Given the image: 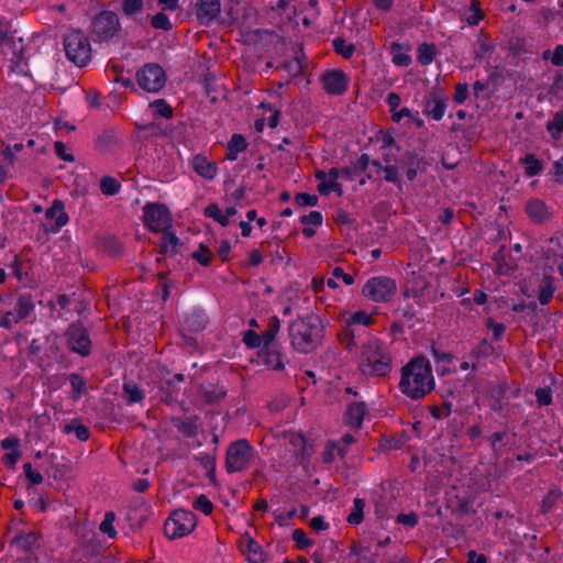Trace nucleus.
<instances>
[{
    "instance_id": "nucleus-44",
    "label": "nucleus",
    "mask_w": 563,
    "mask_h": 563,
    "mask_svg": "<svg viewBox=\"0 0 563 563\" xmlns=\"http://www.w3.org/2000/svg\"><path fill=\"white\" fill-rule=\"evenodd\" d=\"M114 520L115 515L112 511H108L99 527L100 531L109 538H114L117 536V530L113 526Z\"/></svg>"
},
{
    "instance_id": "nucleus-42",
    "label": "nucleus",
    "mask_w": 563,
    "mask_h": 563,
    "mask_svg": "<svg viewBox=\"0 0 563 563\" xmlns=\"http://www.w3.org/2000/svg\"><path fill=\"white\" fill-rule=\"evenodd\" d=\"M69 382L73 388V399H78L86 391V380L76 373L69 375Z\"/></svg>"
},
{
    "instance_id": "nucleus-12",
    "label": "nucleus",
    "mask_w": 563,
    "mask_h": 563,
    "mask_svg": "<svg viewBox=\"0 0 563 563\" xmlns=\"http://www.w3.org/2000/svg\"><path fill=\"white\" fill-rule=\"evenodd\" d=\"M340 176L351 178V169L345 168L339 170L338 168H331L328 173L324 170H318L316 173V177L319 180L317 186L318 191L322 195H328L332 191H335L340 196L342 194L341 185L338 183V178Z\"/></svg>"
},
{
    "instance_id": "nucleus-9",
    "label": "nucleus",
    "mask_w": 563,
    "mask_h": 563,
    "mask_svg": "<svg viewBox=\"0 0 563 563\" xmlns=\"http://www.w3.org/2000/svg\"><path fill=\"white\" fill-rule=\"evenodd\" d=\"M136 80L144 91L158 92L166 82V75L157 64H146L136 73Z\"/></svg>"
},
{
    "instance_id": "nucleus-57",
    "label": "nucleus",
    "mask_w": 563,
    "mask_h": 563,
    "mask_svg": "<svg viewBox=\"0 0 563 563\" xmlns=\"http://www.w3.org/2000/svg\"><path fill=\"white\" fill-rule=\"evenodd\" d=\"M396 521L402 526L413 528L418 525L419 518L416 512L400 514L396 518Z\"/></svg>"
},
{
    "instance_id": "nucleus-39",
    "label": "nucleus",
    "mask_w": 563,
    "mask_h": 563,
    "mask_svg": "<svg viewBox=\"0 0 563 563\" xmlns=\"http://www.w3.org/2000/svg\"><path fill=\"white\" fill-rule=\"evenodd\" d=\"M437 49L433 44H421L418 47V60L422 65H429L434 59Z\"/></svg>"
},
{
    "instance_id": "nucleus-20",
    "label": "nucleus",
    "mask_w": 563,
    "mask_h": 563,
    "mask_svg": "<svg viewBox=\"0 0 563 563\" xmlns=\"http://www.w3.org/2000/svg\"><path fill=\"white\" fill-rule=\"evenodd\" d=\"M424 165L423 157L417 153H407L402 162V168L410 181L417 177L418 172L424 169Z\"/></svg>"
},
{
    "instance_id": "nucleus-18",
    "label": "nucleus",
    "mask_w": 563,
    "mask_h": 563,
    "mask_svg": "<svg viewBox=\"0 0 563 563\" xmlns=\"http://www.w3.org/2000/svg\"><path fill=\"white\" fill-rule=\"evenodd\" d=\"M445 110V99L438 93H432L426 101L423 113L435 121H440L443 118Z\"/></svg>"
},
{
    "instance_id": "nucleus-50",
    "label": "nucleus",
    "mask_w": 563,
    "mask_h": 563,
    "mask_svg": "<svg viewBox=\"0 0 563 563\" xmlns=\"http://www.w3.org/2000/svg\"><path fill=\"white\" fill-rule=\"evenodd\" d=\"M192 507L205 515H210L213 509L212 503L206 495H199L194 501Z\"/></svg>"
},
{
    "instance_id": "nucleus-35",
    "label": "nucleus",
    "mask_w": 563,
    "mask_h": 563,
    "mask_svg": "<svg viewBox=\"0 0 563 563\" xmlns=\"http://www.w3.org/2000/svg\"><path fill=\"white\" fill-rule=\"evenodd\" d=\"M185 324L190 331H201L206 325V319L201 311H192L185 318Z\"/></svg>"
},
{
    "instance_id": "nucleus-37",
    "label": "nucleus",
    "mask_w": 563,
    "mask_h": 563,
    "mask_svg": "<svg viewBox=\"0 0 563 563\" xmlns=\"http://www.w3.org/2000/svg\"><path fill=\"white\" fill-rule=\"evenodd\" d=\"M121 188L120 181L111 176H104L100 180V190L103 195L113 196Z\"/></svg>"
},
{
    "instance_id": "nucleus-51",
    "label": "nucleus",
    "mask_w": 563,
    "mask_h": 563,
    "mask_svg": "<svg viewBox=\"0 0 563 563\" xmlns=\"http://www.w3.org/2000/svg\"><path fill=\"white\" fill-rule=\"evenodd\" d=\"M493 350V345L487 340H482L478 345L473 349L471 356L476 360L486 357L492 354Z\"/></svg>"
},
{
    "instance_id": "nucleus-2",
    "label": "nucleus",
    "mask_w": 563,
    "mask_h": 563,
    "mask_svg": "<svg viewBox=\"0 0 563 563\" xmlns=\"http://www.w3.org/2000/svg\"><path fill=\"white\" fill-rule=\"evenodd\" d=\"M357 365L366 377H385L391 372L393 356L386 343L372 336L360 346Z\"/></svg>"
},
{
    "instance_id": "nucleus-40",
    "label": "nucleus",
    "mask_w": 563,
    "mask_h": 563,
    "mask_svg": "<svg viewBox=\"0 0 563 563\" xmlns=\"http://www.w3.org/2000/svg\"><path fill=\"white\" fill-rule=\"evenodd\" d=\"M191 257L197 261L202 266H208L212 258L213 253L209 247H207L205 244L200 243L198 250L192 252Z\"/></svg>"
},
{
    "instance_id": "nucleus-47",
    "label": "nucleus",
    "mask_w": 563,
    "mask_h": 563,
    "mask_svg": "<svg viewBox=\"0 0 563 563\" xmlns=\"http://www.w3.org/2000/svg\"><path fill=\"white\" fill-rule=\"evenodd\" d=\"M151 25L156 30L163 31H170L173 29V24L169 18L163 12L156 13L151 19Z\"/></svg>"
},
{
    "instance_id": "nucleus-17",
    "label": "nucleus",
    "mask_w": 563,
    "mask_h": 563,
    "mask_svg": "<svg viewBox=\"0 0 563 563\" xmlns=\"http://www.w3.org/2000/svg\"><path fill=\"white\" fill-rule=\"evenodd\" d=\"M239 549L243 554L247 555L249 561L252 563L264 562V554L262 552L261 545L249 534L240 538Z\"/></svg>"
},
{
    "instance_id": "nucleus-48",
    "label": "nucleus",
    "mask_w": 563,
    "mask_h": 563,
    "mask_svg": "<svg viewBox=\"0 0 563 563\" xmlns=\"http://www.w3.org/2000/svg\"><path fill=\"white\" fill-rule=\"evenodd\" d=\"M65 431L67 433L74 432L76 434L77 439L80 441L88 440L89 435H90L89 429L86 426L75 422V421L71 422L70 424H67L65 427Z\"/></svg>"
},
{
    "instance_id": "nucleus-49",
    "label": "nucleus",
    "mask_w": 563,
    "mask_h": 563,
    "mask_svg": "<svg viewBox=\"0 0 563 563\" xmlns=\"http://www.w3.org/2000/svg\"><path fill=\"white\" fill-rule=\"evenodd\" d=\"M243 342L251 349L264 347L263 336L253 330H247L244 333Z\"/></svg>"
},
{
    "instance_id": "nucleus-23",
    "label": "nucleus",
    "mask_w": 563,
    "mask_h": 563,
    "mask_svg": "<svg viewBox=\"0 0 563 563\" xmlns=\"http://www.w3.org/2000/svg\"><path fill=\"white\" fill-rule=\"evenodd\" d=\"M180 245V240L176 235L174 229H170L169 231L162 234L159 244L162 254L174 256L178 253Z\"/></svg>"
},
{
    "instance_id": "nucleus-64",
    "label": "nucleus",
    "mask_w": 563,
    "mask_h": 563,
    "mask_svg": "<svg viewBox=\"0 0 563 563\" xmlns=\"http://www.w3.org/2000/svg\"><path fill=\"white\" fill-rule=\"evenodd\" d=\"M157 113L163 118H170L173 115V109L169 104L166 103L165 100L161 99L153 103Z\"/></svg>"
},
{
    "instance_id": "nucleus-59",
    "label": "nucleus",
    "mask_w": 563,
    "mask_h": 563,
    "mask_svg": "<svg viewBox=\"0 0 563 563\" xmlns=\"http://www.w3.org/2000/svg\"><path fill=\"white\" fill-rule=\"evenodd\" d=\"M486 325L493 331L495 340H500L506 331V325L504 323L495 322L492 318L487 319Z\"/></svg>"
},
{
    "instance_id": "nucleus-36",
    "label": "nucleus",
    "mask_w": 563,
    "mask_h": 563,
    "mask_svg": "<svg viewBox=\"0 0 563 563\" xmlns=\"http://www.w3.org/2000/svg\"><path fill=\"white\" fill-rule=\"evenodd\" d=\"M263 363L275 371H280L284 368L282 355L277 351L267 350L263 355Z\"/></svg>"
},
{
    "instance_id": "nucleus-62",
    "label": "nucleus",
    "mask_w": 563,
    "mask_h": 563,
    "mask_svg": "<svg viewBox=\"0 0 563 563\" xmlns=\"http://www.w3.org/2000/svg\"><path fill=\"white\" fill-rule=\"evenodd\" d=\"M536 397L540 406H549L552 402V394L548 388H538L536 390Z\"/></svg>"
},
{
    "instance_id": "nucleus-14",
    "label": "nucleus",
    "mask_w": 563,
    "mask_h": 563,
    "mask_svg": "<svg viewBox=\"0 0 563 563\" xmlns=\"http://www.w3.org/2000/svg\"><path fill=\"white\" fill-rule=\"evenodd\" d=\"M196 5V15L201 25H209L221 12L220 0H198Z\"/></svg>"
},
{
    "instance_id": "nucleus-43",
    "label": "nucleus",
    "mask_w": 563,
    "mask_h": 563,
    "mask_svg": "<svg viewBox=\"0 0 563 563\" xmlns=\"http://www.w3.org/2000/svg\"><path fill=\"white\" fill-rule=\"evenodd\" d=\"M224 396H225V390L223 389V387L209 385L203 390V399L208 404L217 402L220 399H222Z\"/></svg>"
},
{
    "instance_id": "nucleus-30",
    "label": "nucleus",
    "mask_w": 563,
    "mask_h": 563,
    "mask_svg": "<svg viewBox=\"0 0 563 563\" xmlns=\"http://www.w3.org/2000/svg\"><path fill=\"white\" fill-rule=\"evenodd\" d=\"M365 500L356 497L347 516V522L352 526H358L364 519Z\"/></svg>"
},
{
    "instance_id": "nucleus-56",
    "label": "nucleus",
    "mask_w": 563,
    "mask_h": 563,
    "mask_svg": "<svg viewBox=\"0 0 563 563\" xmlns=\"http://www.w3.org/2000/svg\"><path fill=\"white\" fill-rule=\"evenodd\" d=\"M292 540L299 549H306L312 545V541L307 537L306 532L301 529H296L292 532Z\"/></svg>"
},
{
    "instance_id": "nucleus-8",
    "label": "nucleus",
    "mask_w": 563,
    "mask_h": 563,
    "mask_svg": "<svg viewBox=\"0 0 563 563\" xmlns=\"http://www.w3.org/2000/svg\"><path fill=\"white\" fill-rule=\"evenodd\" d=\"M196 525V515L192 511L178 509L165 521L164 531L169 539H178L189 534Z\"/></svg>"
},
{
    "instance_id": "nucleus-19",
    "label": "nucleus",
    "mask_w": 563,
    "mask_h": 563,
    "mask_svg": "<svg viewBox=\"0 0 563 563\" xmlns=\"http://www.w3.org/2000/svg\"><path fill=\"white\" fill-rule=\"evenodd\" d=\"M191 166L194 170L205 179L211 180L218 174V167L216 163L208 161L205 156L196 155L191 159Z\"/></svg>"
},
{
    "instance_id": "nucleus-46",
    "label": "nucleus",
    "mask_w": 563,
    "mask_h": 563,
    "mask_svg": "<svg viewBox=\"0 0 563 563\" xmlns=\"http://www.w3.org/2000/svg\"><path fill=\"white\" fill-rule=\"evenodd\" d=\"M143 4V0H123L122 12L128 18L133 16L142 11Z\"/></svg>"
},
{
    "instance_id": "nucleus-27",
    "label": "nucleus",
    "mask_w": 563,
    "mask_h": 563,
    "mask_svg": "<svg viewBox=\"0 0 563 563\" xmlns=\"http://www.w3.org/2000/svg\"><path fill=\"white\" fill-rule=\"evenodd\" d=\"M246 146V140L241 134H234L228 144L225 157L230 161H235L238 155L245 151Z\"/></svg>"
},
{
    "instance_id": "nucleus-3",
    "label": "nucleus",
    "mask_w": 563,
    "mask_h": 563,
    "mask_svg": "<svg viewBox=\"0 0 563 563\" xmlns=\"http://www.w3.org/2000/svg\"><path fill=\"white\" fill-rule=\"evenodd\" d=\"M288 331L291 345L301 353L313 351L322 336L321 321L314 314L297 318Z\"/></svg>"
},
{
    "instance_id": "nucleus-7",
    "label": "nucleus",
    "mask_w": 563,
    "mask_h": 563,
    "mask_svg": "<svg viewBox=\"0 0 563 563\" xmlns=\"http://www.w3.org/2000/svg\"><path fill=\"white\" fill-rule=\"evenodd\" d=\"M254 455L253 446L247 440L241 439L231 443L227 450L225 467L229 473L246 470Z\"/></svg>"
},
{
    "instance_id": "nucleus-25",
    "label": "nucleus",
    "mask_w": 563,
    "mask_h": 563,
    "mask_svg": "<svg viewBox=\"0 0 563 563\" xmlns=\"http://www.w3.org/2000/svg\"><path fill=\"white\" fill-rule=\"evenodd\" d=\"M349 451L344 446L340 444L336 440L328 441L322 454V460L324 463L330 464L336 457L344 459Z\"/></svg>"
},
{
    "instance_id": "nucleus-61",
    "label": "nucleus",
    "mask_w": 563,
    "mask_h": 563,
    "mask_svg": "<svg viewBox=\"0 0 563 563\" xmlns=\"http://www.w3.org/2000/svg\"><path fill=\"white\" fill-rule=\"evenodd\" d=\"M419 113L417 111L412 112L410 109L405 107V108H401L400 110L396 109L394 112H391V119L394 122L399 123L404 118H408L410 120V119H413Z\"/></svg>"
},
{
    "instance_id": "nucleus-21",
    "label": "nucleus",
    "mask_w": 563,
    "mask_h": 563,
    "mask_svg": "<svg viewBox=\"0 0 563 563\" xmlns=\"http://www.w3.org/2000/svg\"><path fill=\"white\" fill-rule=\"evenodd\" d=\"M69 221L68 213H45L41 225L45 233H56Z\"/></svg>"
},
{
    "instance_id": "nucleus-34",
    "label": "nucleus",
    "mask_w": 563,
    "mask_h": 563,
    "mask_svg": "<svg viewBox=\"0 0 563 563\" xmlns=\"http://www.w3.org/2000/svg\"><path fill=\"white\" fill-rule=\"evenodd\" d=\"M547 130L554 140H559L563 133V111H558L553 119L547 122Z\"/></svg>"
},
{
    "instance_id": "nucleus-41",
    "label": "nucleus",
    "mask_w": 563,
    "mask_h": 563,
    "mask_svg": "<svg viewBox=\"0 0 563 563\" xmlns=\"http://www.w3.org/2000/svg\"><path fill=\"white\" fill-rule=\"evenodd\" d=\"M14 542L23 551L29 552L32 551L34 547L37 545V537L34 533L20 534L14 538Z\"/></svg>"
},
{
    "instance_id": "nucleus-60",
    "label": "nucleus",
    "mask_w": 563,
    "mask_h": 563,
    "mask_svg": "<svg viewBox=\"0 0 563 563\" xmlns=\"http://www.w3.org/2000/svg\"><path fill=\"white\" fill-rule=\"evenodd\" d=\"M54 147H55L56 155L60 159H63L65 162H74V159H75L74 155L68 152L66 144H64L63 142H56Z\"/></svg>"
},
{
    "instance_id": "nucleus-1",
    "label": "nucleus",
    "mask_w": 563,
    "mask_h": 563,
    "mask_svg": "<svg viewBox=\"0 0 563 563\" xmlns=\"http://www.w3.org/2000/svg\"><path fill=\"white\" fill-rule=\"evenodd\" d=\"M434 388V377L429 360L423 355L411 358L401 367L400 391L410 399L423 398Z\"/></svg>"
},
{
    "instance_id": "nucleus-5",
    "label": "nucleus",
    "mask_w": 563,
    "mask_h": 563,
    "mask_svg": "<svg viewBox=\"0 0 563 563\" xmlns=\"http://www.w3.org/2000/svg\"><path fill=\"white\" fill-rule=\"evenodd\" d=\"M66 57L78 67L86 66L91 59V46L84 32L71 31L64 36Z\"/></svg>"
},
{
    "instance_id": "nucleus-24",
    "label": "nucleus",
    "mask_w": 563,
    "mask_h": 563,
    "mask_svg": "<svg viewBox=\"0 0 563 563\" xmlns=\"http://www.w3.org/2000/svg\"><path fill=\"white\" fill-rule=\"evenodd\" d=\"M35 309V303H34V300H33V296L29 292H25V294H20L18 297H16V302H15V313L18 314V319H25L27 317H30L33 311Z\"/></svg>"
},
{
    "instance_id": "nucleus-29",
    "label": "nucleus",
    "mask_w": 563,
    "mask_h": 563,
    "mask_svg": "<svg viewBox=\"0 0 563 563\" xmlns=\"http://www.w3.org/2000/svg\"><path fill=\"white\" fill-rule=\"evenodd\" d=\"M176 428L180 433H183L187 438H192L197 435L199 424L197 417H186L184 419L178 420L176 423Z\"/></svg>"
},
{
    "instance_id": "nucleus-33",
    "label": "nucleus",
    "mask_w": 563,
    "mask_h": 563,
    "mask_svg": "<svg viewBox=\"0 0 563 563\" xmlns=\"http://www.w3.org/2000/svg\"><path fill=\"white\" fill-rule=\"evenodd\" d=\"M280 329V321L276 316H273L269 321L266 331L262 334L264 341V349H267L275 340Z\"/></svg>"
},
{
    "instance_id": "nucleus-53",
    "label": "nucleus",
    "mask_w": 563,
    "mask_h": 563,
    "mask_svg": "<svg viewBox=\"0 0 563 563\" xmlns=\"http://www.w3.org/2000/svg\"><path fill=\"white\" fill-rule=\"evenodd\" d=\"M12 269H13V274L14 276L16 277V279L20 282V283H23L25 286H30L29 285V276H27V273H24L23 269H22V263L20 261V258L18 257V255H14V258H13V262H12Z\"/></svg>"
},
{
    "instance_id": "nucleus-52",
    "label": "nucleus",
    "mask_w": 563,
    "mask_h": 563,
    "mask_svg": "<svg viewBox=\"0 0 563 563\" xmlns=\"http://www.w3.org/2000/svg\"><path fill=\"white\" fill-rule=\"evenodd\" d=\"M386 166L383 169L382 178L389 183H397L399 180L398 168L389 164L387 157L384 158Z\"/></svg>"
},
{
    "instance_id": "nucleus-16",
    "label": "nucleus",
    "mask_w": 563,
    "mask_h": 563,
    "mask_svg": "<svg viewBox=\"0 0 563 563\" xmlns=\"http://www.w3.org/2000/svg\"><path fill=\"white\" fill-rule=\"evenodd\" d=\"M170 213H143L144 225L154 233H165L173 229Z\"/></svg>"
},
{
    "instance_id": "nucleus-63",
    "label": "nucleus",
    "mask_w": 563,
    "mask_h": 563,
    "mask_svg": "<svg viewBox=\"0 0 563 563\" xmlns=\"http://www.w3.org/2000/svg\"><path fill=\"white\" fill-rule=\"evenodd\" d=\"M453 411L451 402H444L442 407H434L431 411L435 419H443L451 415Z\"/></svg>"
},
{
    "instance_id": "nucleus-11",
    "label": "nucleus",
    "mask_w": 563,
    "mask_h": 563,
    "mask_svg": "<svg viewBox=\"0 0 563 563\" xmlns=\"http://www.w3.org/2000/svg\"><path fill=\"white\" fill-rule=\"evenodd\" d=\"M343 320L346 334L350 335V339L346 342V349L349 350H352L354 346H356L355 334L357 327L368 328L375 321L374 316L366 312L365 310H358L353 313L344 314Z\"/></svg>"
},
{
    "instance_id": "nucleus-32",
    "label": "nucleus",
    "mask_w": 563,
    "mask_h": 563,
    "mask_svg": "<svg viewBox=\"0 0 563 563\" xmlns=\"http://www.w3.org/2000/svg\"><path fill=\"white\" fill-rule=\"evenodd\" d=\"M123 394L128 404L140 402L144 399L143 390L133 382L123 384Z\"/></svg>"
},
{
    "instance_id": "nucleus-54",
    "label": "nucleus",
    "mask_w": 563,
    "mask_h": 563,
    "mask_svg": "<svg viewBox=\"0 0 563 563\" xmlns=\"http://www.w3.org/2000/svg\"><path fill=\"white\" fill-rule=\"evenodd\" d=\"M23 472L32 485H40L44 479L42 474L32 467L31 463L23 465Z\"/></svg>"
},
{
    "instance_id": "nucleus-4",
    "label": "nucleus",
    "mask_w": 563,
    "mask_h": 563,
    "mask_svg": "<svg viewBox=\"0 0 563 563\" xmlns=\"http://www.w3.org/2000/svg\"><path fill=\"white\" fill-rule=\"evenodd\" d=\"M89 33L95 43H109L119 37L121 22L118 14L110 10H102L91 18Z\"/></svg>"
},
{
    "instance_id": "nucleus-31",
    "label": "nucleus",
    "mask_w": 563,
    "mask_h": 563,
    "mask_svg": "<svg viewBox=\"0 0 563 563\" xmlns=\"http://www.w3.org/2000/svg\"><path fill=\"white\" fill-rule=\"evenodd\" d=\"M431 354L438 364V371L441 375H444L450 372L449 367L446 366L453 361V355L451 353L441 351L437 349L434 345L431 346Z\"/></svg>"
},
{
    "instance_id": "nucleus-6",
    "label": "nucleus",
    "mask_w": 563,
    "mask_h": 563,
    "mask_svg": "<svg viewBox=\"0 0 563 563\" xmlns=\"http://www.w3.org/2000/svg\"><path fill=\"white\" fill-rule=\"evenodd\" d=\"M362 295L376 303L391 301L397 292L396 282L387 276L371 277L362 287Z\"/></svg>"
},
{
    "instance_id": "nucleus-22",
    "label": "nucleus",
    "mask_w": 563,
    "mask_h": 563,
    "mask_svg": "<svg viewBox=\"0 0 563 563\" xmlns=\"http://www.w3.org/2000/svg\"><path fill=\"white\" fill-rule=\"evenodd\" d=\"M367 415V407L363 401H355L349 405L346 420L351 427L361 428L364 417Z\"/></svg>"
},
{
    "instance_id": "nucleus-58",
    "label": "nucleus",
    "mask_w": 563,
    "mask_h": 563,
    "mask_svg": "<svg viewBox=\"0 0 563 563\" xmlns=\"http://www.w3.org/2000/svg\"><path fill=\"white\" fill-rule=\"evenodd\" d=\"M16 316L18 314L13 311H7L0 318V327L3 329H11L14 324L21 321Z\"/></svg>"
},
{
    "instance_id": "nucleus-45",
    "label": "nucleus",
    "mask_w": 563,
    "mask_h": 563,
    "mask_svg": "<svg viewBox=\"0 0 563 563\" xmlns=\"http://www.w3.org/2000/svg\"><path fill=\"white\" fill-rule=\"evenodd\" d=\"M333 47L335 53L342 55L344 58H350L355 51V46L353 44L346 43L345 40L341 37L333 40Z\"/></svg>"
},
{
    "instance_id": "nucleus-13",
    "label": "nucleus",
    "mask_w": 563,
    "mask_h": 563,
    "mask_svg": "<svg viewBox=\"0 0 563 563\" xmlns=\"http://www.w3.org/2000/svg\"><path fill=\"white\" fill-rule=\"evenodd\" d=\"M121 131L117 129H108L98 135L96 140V147L101 153H114L121 147Z\"/></svg>"
},
{
    "instance_id": "nucleus-38",
    "label": "nucleus",
    "mask_w": 563,
    "mask_h": 563,
    "mask_svg": "<svg viewBox=\"0 0 563 563\" xmlns=\"http://www.w3.org/2000/svg\"><path fill=\"white\" fill-rule=\"evenodd\" d=\"M522 163L525 165L526 174L530 177L540 174L542 170L541 162L538 158H536L533 154H527L522 158Z\"/></svg>"
},
{
    "instance_id": "nucleus-26",
    "label": "nucleus",
    "mask_w": 563,
    "mask_h": 563,
    "mask_svg": "<svg viewBox=\"0 0 563 563\" xmlns=\"http://www.w3.org/2000/svg\"><path fill=\"white\" fill-rule=\"evenodd\" d=\"M300 221L303 225L302 233L305 236L311 238L316 233L314 228L321 225L322 216L321 213H303Z\"/></svg>"
},
{
    "instance_id": "nucleus-55",
    "label": "nucleus",
    "mask_w": 563,
    "mask_h": 563,
    "mask_svg": "<svg viewBox=\"0 0 563 563\" xmlns=\"http://www.w3.org/2000/svg\"><path fill=\"white\" fill-rule=\"evenodd\" d=\"M317 202L318 197L316 195L301 192L296 196V203L299 208L314 207Z\"/></svg>"
},
{
    "instance_id": "nucleus-10",
    "label": "nucleus",
    "mask_w": 563,
    "mask_h": 563,
    "mask_svg": "<svg viewBox=\"0 0 563 563\" xmlns=\"http://www.w3.org/2000/svg\"><path fill=\"white\" fill-rule=\"evenodd\" d=\"M67 347L80 356H88L91 340L88 330L80 323H71L65 332Z\"/></svg>"
},
{
    "instance_id": "nucleus-15",
    "label": "nucleus",
    "mask_w": 563,
    "mask_h": 563,
    "mask_svg": "<svg viewBox=\"0 0 563 563\" xmlns=\"http://www.w3.org/2000/svg\"><path fill=\"white\" fill-rule=\"evenodd\" d=\"M324 90L334 96L345 92L347 89V78L342 70H331L323 75L322 78Z\"/></svg>"
},
{
    "instance_id": "nucleus-28",
    "label": "nucleus",
    "mask_w": 563,
    "mask_h": 563,
    "mask_svg": "<svg viewBox=\"0 0 563 563\" xmlns=\"http://www.w3.org/2000/svg\"><path fill=\"white\" fill-rule=\"evenodd\" d=\"M555 291L553 278L544 277L538 287V299L541 305H548Z\"/></svg>"
}]
</instances>
